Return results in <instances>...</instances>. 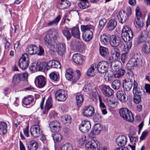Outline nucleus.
<instances>
[{"instance_id": "nucleus-59", "label": "nucleus", "mask_w": 150, "mask_h": 150, "mask_svg": "<svg viewBox=\"0 0 150 150\" xmlns=\"http://www.w3.org/2000/svg\"><path fill=\"white\" fill-rule=\"evenodd\" d=\"M143 91L142 88L138 87L135 89H133V92L134 94H138L139 95H142V92Z\"/></svg>"}, {"instance_id": "nucleus-18", "label": "nucleus", "mask_w": 150, "mask_h": 150, "mask_svg": "<svg viewBox=\"0 0 150 150\" xmlns=\"http://www.w3.org/2000/svg\"><path fill=\"white\" fill-rule=\"evenodd\" d=\"M72 58L74 62L79 65L82 64L83 60L82 55L80 53L74 54L72 56Z\"/></svg>"}, {"instance_id": "nucleus-40", "label": "nucleus", "mask_w": 150, "mask_h": 150, "mask_svg": "<svg viewBox=\"0 0 150 150\" xmlns=\"http://www.w3.org/2000/svg\"><path fill=\"white\" fill-rule=\"evenodd\" d=\"M47 66V63L46 62L38 63L36 64V70L39 71H43L45 69H46Z\"/></svg>"}, {"instance_id": "nucleus-7", "label": "nucleus", "mask_w": 150, "mask_h": 150, "mask_svg": "<svg viewBox=\"0 0 150 150\" xmlns=\"http://www.w3.org/2000/svg\"><path fill=\"white\" fill-rule=\"evenodd\" d=\"M39 123L38 122V124L32 125L30 129L31 135L35 138L39 137L41 134L42 131L40 129Z\"/></svg>"}, {"instance_id": "nucleus-45", "label": "nucleus", "mask_w": 150, "mask_h": 150, "mask_svg": "<svg viewBox=\"0 0 150 150\" xmlns=\"http://www.w3.org/2000/svg\"><path fill=\"white\" fill-rule=\"evenodd\" d=\"M92 28V26L91 25H81V29L83 33L92 31L91 30Z\"/></svg>"}, {"instance_id": "nucleus-10", "label": "nucleus", "mask_w": 150, "mask_h": 150, "mask_svg": "<svg viewBox=\"0 0 150 150\" xmlns=\"http://www.w3.org/2000/svg\"><path fill=\"white\" fill-rule=\"evenodd\" d=\"M49 127L51 131L53 132H57L60 130L61 124L57 121L54 120L51 122L49 124Z\"/></svg>"}, {"instance_id": "nucleus-44", "label": "nucleus", "mask_w": 150, "mask_h": 150, "mask_svg": "<svg viewBox=\"0 0 150 150\" xmlns=\"http://www.w3.org/2000/svg\"><path fill=\"white\" fill-rule=\"evenodd\" d=\"M121 36L123 40L125 42L127 41H129L131 39H132L133 36V33H129L123 35V34H121Z\"/></svg>"}, {"instance_id": "nucleus-9", "label": "nucleus", "mask_w": 150, "mask_h": 150, "mask_svg": "<svg viewBox=\"0 0 150 150\" xmlns=\"http://www.w3.org/2000/svg\"><path fill=\"white\" fill-rule=\"evenodd\" d=\"M91 128V124L90 121L87 120L82 121L79 127V129L82 132H87Z\"/></svg>"}, {"instance_id": "nucleus-2", "label": "nucleus", "mask_w": 150, "mask_h": 150, "mask_svg": "<svg viewBox=\"0 0 150 150\" xmlns=\"http://www.w3.org/2000/svg\"><path fill=\"white\" fill-rule=\"evenodd\" d=\"M120 116L125 120L132 122L134 120V118L131 112L128 109L122 108L119 111Z\"/></svg>"}, {"instance_id": "nucleus-53", "label": "nucleus", "mask_w": 150, "mask_h": 150, "mask_svg": "<svg viewBox=\"0 0 150 150\" xmlns=\"http://www.w3.org/2000/svg\"><path fill=\"white\" fill-rule=\"evenodd\" d=\"M49 76L51 79L54 81H57L59 79V74L54 72L50 73L49 74Z\"/></svg>"}, {"instance_id": "nucleus-37", "label": "nucleus", "mask_w": 150, "mask_h": 150, "mask_svg": "<svg viewBox=\"0 0 150 150\" xmlns=\"http://www.w3.org/2000/svg\"><path fill=\"white\" fill-rule=\"evenodd\" d=\"M95 65L94 64H92L88 70L86 72L87 75L90 77H93L95 75Z\"/></svg>"}, {"instance_id": "nucleus-19", "label": "nucleus", "mask_w": 150, "mask_h": 150, "mask_svg": "<svg viewBox=\"0 0 150 150\" xmlns=\"http://www.w3.org/2000/svg\"><path fill=\"white\" fill-rule=\"evenodd\" d=\"M47 66L46 67V70H47L51 68H60L61 65L58 61L55 60L50 61L47 63Z\"/></svg>"}, {"instance_id": "nucleus-24", "label": "nucleus", "mask_w": 150, "mask_h": 150, "mask_svg": "<svg viewBox=\"0 0 150 150\" xmlns=\"http://www.w3.org/2000/svg\"><path fill=\"white\" fill-rule=\"evenodd\" d=\"M65 77L68 80L72 79V83H74L76 82H74L75 80V76H74V73L72 69H68L66 70V73L65 74Z\"/></svg>"}, {"instance_id": "nucleus-16", "label": "nucleus", "mask_w": 150, "mask_h": 150, "mask_svg": "<svg viewBox=\"0 0 150 150\" xmlns=\"http://www.w3.org/2000/svg\"><path fill=\"white\" fill-rule=\"evenodd\" d=\"M38 51L39 48L38 47L32 44L28 46L26 49V52L31 55L36 54Z\"/></svg>"}, {"instance_id": "nucleus-35", "label": "nucleus", "mask_w": 150, "mask_h": 150, "mask_svg": "<svg viewBox=\"0 0 150 150\" xmlns=\"http://www.w3.org/2000/svg\"><path fill=\"white\" fill-rule=\"evenodd\" d=\"M61 120L64 124L68 125L71 123L72 119L70 116L65 115L61 117Z\"/></svg>"}, {"instance_id": "nucleus-11", "label": "nucleus", "mask_w": 150, "mask_h": 150, "mask_svg": "<svg viewBox=\"0 0 150 150\" xmlns=\"http://www.w3.org/2000/svg\"><path fill=\"white\" fill-rule=\"evenodd\" d=\"M84 116L87 117L92 116L95 113V109L93 106L89 105L85 107L82 110Z\"/></svg>"}, {"instance_id": "nucleus-52", "label": "nucleus", "mask_w": 150, "mask_h": 150, "mask_svg": "<svg viewBox=\"0 0 150 150\" xmlns=\"http://www.w3.org/2000/svg\"><path fill=\"white\" fill-rule=\"evenodd\" d=\"M74 45L77 50H82L84 48L83 43L80 41H75L74 42Z\"/></svg>"}, {"instance_id": "nucleus-22", "label": "nucleus", "mask_w": 150, "mask_h": 150, "mask_svg": "<svg viewBox=\"0 0 150 150\" xmlns=\"http://www.w3.org/2000/svg\"><path fill=\"white\" fill-rule=\"evenodd\" d=\"M141 51L143 53L145 54L150 53V41H147L142 45Z\"/></svg>"}, {"instance_id": "nucleus-34", "label": "nucleus", "mask_w": 150, "mask_h": 150, "mask_svg": "<svg viewBox=\"0 0 150 150\" xmlns=\"http://www.w3.org/2000/svg\"><path fill=\"white\" fill-rule=\"evenodd\" d=\"M7 125L5 122H1L0 123V134L3 135L7 132Z\"/></svg>"}, {"instance_id": "nucleus-12", "label": "nucleus", "mask_w": 150, "mask_h": 150, "mask_svg": "<svg viewBox=\"0 0 150 150\" xmlns=\"http://www.w3.org/2000/svg\"><path fill=\"white\" fill-rule=\"evenodd\" d=\"M110 40V45L112 47H117L120 44L121 39L120 37L115 35H111Z\"/></svg>"}, {"instance_id": "nucleus-26", "label": "nucleus", "mask_w": 150, "mask_h": 150, "mask_svg": "<svg viewBox=\"0 0 150 150\" xmlns=\"http://www.w3.org/2000/svg\"><path fill=\"white\" fill-rule=\"evenodd\" d=\"M132 82L125 79L123 81L122 84V87L124 91H130L132 86Z\"/></svg>"}, {"instance_id": "nucleus-61", "label": "nucleus", "mask_w": 150, "mask_h": 150, "mask_svg": "<svg viewBox=\"0 0 150 150\" xmlns=\"http://www.w3.org/2000/svg\"><path fill=\"white\" fill-rule=\"evenodd\" d=\"M108 103L110 106L112 108H114L115 107V105H117V104L115 100H113L112 99H110L108 101Z\"/></svg>"}, {"instance_id": "nucleus-5", "label": "nucleus", "mask_w": 150, "mask_h": 150, "mask_svg": "<svg viewBox=\"0 0 150 150\" xmlns=\"http://www.w3.org/2000/svg\"><path fill=\"white\" fill-rule=\"evenodd\" d=\"M99 73L100 74H103L108 71V63L105 61H102L99 62L95 66V68Z\"/></svg>"}, {"instance_id": "nucleus-6", "label": "nucleus", "mask_w": 150, "mask_h": 150, "mask_svg": "<svg viewBox=\"0 0 150 150\" xmlns=\"http://www.w3.org/2000/svg\"><path fill=\"white\" fill-rule=\"evenodd\" d=\"M67 94L62 89H59L57 91L55 94V98L59 101H64L67 99Z\"/></svg>"}, {"instance_id": "nucleus-15", "label": "nucleus", "mask_w": 150, "mask_h": 150, "mask_svg": "<svg viewBox=\"0 0 150 150\" xmlns=\"http://www.w3.org/2000/svg\"><path fill=\"white\" fill-rule=\"evenodd\" d=\"M101 91L103 95L107 97L112 96L114 93L113 90L109 86L106 85L102 86Z\"/></svg>"}, {"instance_id": "nucleus-28", "label": "nucleus", "mask_w": 150, "mask_h": 150, "mask_svg": "<svg viewBox=\"0 0 150 150\" xmlns=\"http://www.w3.org/2000/svg\"><path fill=\"white\" fill-rule=\"evenodd\" d=\"M101 130L100 125L99 123L96 124L92 128L91 133L93 135H98L100 132Z\"/></svg>"}, {"instance_id": "nucleus-46", "label": "nucleus", "mask_w": 150, "mask_h": 150, "mask_svg": "<svg viewBox=\"0 0 150 150\" xmlns=\"http://www.w3.org/2000/svg\"><path fill=\"white\" fill-rule=\"evenodd\" d=\"M61 9H64L69 8L70 5V3L68 1L66 0L65 1L60 2V3Z\"/></svg>"}, {"instance_id": "nucleus-32", "label": "nucleus", "mask_w": 150, "mask_h": 150, "mask_svg": "<svg viewBox=\"0 0 150 150\" xmlns=\"http://www.w3.org/2000/svg\"><path fill=\"white\" fill-rule=\"evenodd\" d=\"M80 2L78 3V6L82 9L88 8L90 6V4L88 0H80Z\"/></svg>"}, {"instance_id": "nucleus-47", "label": "nucleus", "mask_w": 150, "mask_h": 150, "mask_svg": "<svg viewBox=\"0 0 150 150\" xmlns=\"http://www.w3.org/2000/svg\"><path fill=\"white\" fill-rule=\"evenodd\" d=\"M61 18L60 16L59 15H58L53 21L49 22L48 23V25L49 26H52L57 25L60 20Z\"/></svg>"}, {"instance_id": "nucleus-17", "label": "nucleus", "mask_w": 150, "mask_h": 150, "mask_svg": "<svg viewBox=\"0 0 150 150\" xmlns=\"http://www.w3.org/2000/svg\"><path fill=\"white\" fill-rule=\"evenodd\" d=\"M52 38L48 35H46L44 38V43L47 47L52 51H54V48L53 45Z\"/></svg>"}, {"instance_id": "nucleus-62", "label": "nucleus", "mask_w": 150, "mask_h": 150, "mask_svg": "<svg viewBox=\"0 0 150 150\" xmlns=\"http://www.w3.org/2000/svg\"><path fill=\"white\" fill-rule=\"evenodd\" d=\"M128 53L126 52L122 53L121 56V60L123 63H125L127 60Z\"/></svg>"}, {"instance_id": "nucleus-64", "label": "nucleus", "mask_w": 150, "mask_h": 150, "mask_svg": "<svg viewBox=\"0 0 150 150\" xmlns=\"http://www.w3.org/2000/svg\"><path fill=\"white\" fill-rule=\"evenodd\" d=\"M129 138L131 143L134 145L136 144V142L138 141V138L137 137H133L132 136H129Z\"/></svg>"}, {"instance_id": "nucleus-27", "label": "nucleus", "mask_w": 150, "mask_h": 150, "mask_svg": "<svg viewBox=\"0 0 150 150\" xmlns=\"http://www.w3.org/2000/svg\"><path fill=\"white\" fill-rule=\"evenodd\" d=\"M56 47L57 49V53L58 54L60 55H62L64 54L65 52L66 46L65 44L64 43H60L59 44H56Z\"/></svg>"}, {"instance_id": "nucleus-29", "label": "nucleus", "mask_w": 150, "mask_h": 150, "mask_svg": "<svg viewBox=\"0 0 150 150\" xmlns=\"http://www.w3.org/2000/svg\"><path fill=\"white\" fill-rule=\"evenodd\" d=\"M28 150H36L38 148V144L36 141L32 140L28 142Z\"/></svg>"}, {"instance_id": "nucleus-49", "label": "nucleus", "mask_w": 150, "mask_h": 150, "mask_svg": "<svg viewBox=\"0 0 150 150\" xmlns=\"http://www.w3.org/2000/svg\"><path fill=\"white\" fill-rule=\"evenodd\" d=\"M76 98L77 105L78 107H80L82 104L83 100V96L81 95L77 96Z\"/></svg>"}, {"instance_id": "nucleus-20", "label": "nucleus", "mask_w": 150, "mask_h": 150, "mask_svg": "<svg viewBox=\"0 0 150 150\" xmlns=\"http://www.w3.org/2000/svg\"><path fill=\"white\" fill-rule=\"evenodd\" d=\"M127 95L124 91L122 90L118 91L117 93V97L121 102L125 103L127 100V98H126Z\"/></svg>"}, {"instance_id": "nucleus-30", "label": "nucleus", "mask_w": 150, "mask_h": 150, "mask_svg": "<svg viewBox=\"0 0 150 150\" xmlns=\"http://www.w3.org/2000/svg\"><path fill=\"white\" fill-rule=\"evenodd\" d=\"M93 37L92 31H88L86 33H83L82 38L83 40L86 42L90 41Z\"/></svg>"}, {"instance_id": "nucleus-14", "label": "nucleus", "mask_w": 150, "mask_h": 150, "mask_svg": "<svg viewBox=\"0 0 150 150\" xmlns=\"http://www.w3.org/2000/svg\"><path fill=\"white\" fill-rule=\"evenodd\" d=\"M46 35L53 39L54 41L59 38V34L57 30L54 28L50 29L47 32Z\"/></svg>"}, {"instance_id": "nucleus-41", "label": "nucleus", "mask_w": 150, "mask_h": 150, "mask_svg": "<svg viewBox=\"0 0 150 150\" xmlns=\"http://www.w3.org/2000/svg\"><path fill=\"white\" fill-rule=\"evenodd\" d=\"M121 85V82L119 80H115L111 84L112 88L115 90H118L120 88Z\"/></svg>"}, {"instance_id": "nucleus-4", "label": "nucleus", "mask_w": 150, "mask_h": 150, "mask_svg": "<svg viewBox=\"0 0 150 150\" xmlns=\"http://www.w3.org/2000/svg\"><path fill=\"white\" fill-rule=\"evenodd\" d=\"M28 55L26 54H23L18 61V65L22 69H25L29 65Z\"/></svg>"}, {"instance_id": "nucleus-13", "label": "nucleus", "mask_w": 150, "mask_h": 150, "mask_svg": "<svg viewBox=\"0 0 150 150\" xmlns=\"http://www.w3.org/2000/svg\"><path fill=\"white\" fill-rule=\"evenodd\" d=\"M35 83L36 85H38L39 88H42L45 86L46 82L45 77L42 75H39L36 77Z\"/></svg>"}, {"instance_id": "nucleus-38", "label": "nucleus", "mask_w": 150, "mask_h": 150, "mask_svg": "<svg viewBox=\"0 0 150 150\" xmlns=\"http://www.w3.org/2000/svg\"><path fill=\"white\" fill-rule=\"evenodd\" d=\"M56 133L52 134V137L55 143L59 142L62 140V136L60 133Z\"/></svg>"}, {"instance_id": "nucleus-39", "label": "nucleus", "mask_w": 150, "mask_h": 150, "mask_svg": "<svg viewBox=\"0 0 150 150\" xmlns=\"http://www.w3.org/2000/svg\"><path fill=\"white\" fill-rule=\"evenodd\" d=\"M100 54L104 57H106L108 54V49L105 47L100 46Z\"/></svg>"}, {"instance_id": "nucleus-23", "label": "nucleus", "mask_w": 150, "mask_h": 150, "mask_svg": "<svg viewBox=\"0 0 150 150\" xmlns=\"http://www.w3.org/2000/svg\"><path fill=\"white\" fill-rule=\"evenodd\" d=\"M111 35L108 33H105L101 35L100 37L101 43L104 45H107L110 42Z\"/></svg>"}, {"instance_id": "nucleus-25", "label": "nucleus", "mask_w": 150, "mask_h": 150, "mask_svg": "<svg viewBox=\"0 0 150 150\" xmlns=\"http://www.w3.org/2000/svg\"><path fill=\"white\" fill-rule=\"evenodd\" d=\"M134 24L136 28L139 30L143 26V21L142 17H136L134 20Z\"/></svg>"}, {"instance_id": "nucleus-3", "label": "nucleus", "mask_w": 150, "mask_h": 150, "mask_svg": "<svg viewBox=\"0 0 150 150\" xmlns=\"http://www.w3.org/2000/svg\"><path fill=\"white\" fill-rule=\"evenodd\" d=\"M113 16L114 19L118 20L122 24L125 23L128 17V16L124 10L120 11L118 13H115Z\"/></svg>"}, {"instance_id": "nucleus-8", "label": "nucleus", "mask_w": 150, "mask_h": 150, "mask_svg": "<svg viewBox=\"0 0 150 150\" xmlns=\"http://www.w3.org/2000/svg\"><path fill=\"white\" fill-rule=\"evenodd\" d=\"M100 145V143L97 140H92L87 142L85 144L86 150H96L98 149V146Z\"/></svg>"}, {"instance_id": "nucleus-36", "label": "nucleus", "mask_w": 150, "mask_h": 150, "mask_svg": "<svg viewBox=\"0 0 150 150\" xmlns=\"http://www.w3.org/2000/svg\"><path fill=\"white\" fill-rule=\"evenodd\" d=\"M117 21L113 19L110 20L107 24V27L109 30H112L117 25Z\"/></svg>"}, {"instance_id": "nucleus-55", "label": "nucleus", "mask_w": 150, "mask_h": 150, "mask_svg": "<svg viewBox=\"0 0 150 150\" xmlns=\"http://www.w3.org/2000/svg\"><path fill=\"white\" fill-rule=\"evenodd\" d=\"M61 150H73V147L70 143H66L62 146Z\"/></svg>"}, {"instance_id": "nucleus-1", "label": "nucleus", "mask_w": 150, "mask_h": 150, "mask_svg": "<svg viewBox=\"0 0 150 150\" xmlns=\"http://www.w3.org/2000/svg\"><path fill=\"white\" fill-rule=\"evenodd\" d=\"M144 64V60L141 58L138 54H136L130 59L127 65L130 69H133L134 67H142Z\"/></svg>"}, {"instance_id": "nucleus-21", "label": "nucleus", "mask_w": 150, "mask_h": 150, "mask_svg": "<svg viewBox=\"0 0 150 150\" xmlns=\"http://www.w3.org/2000/svg\"><path fill=\"white\" fill-rule=\"evenodd\" d=\"M127 142V137L124 135H121L118 137L116 140L117 144L120 146H125Z\"/></svg>"}, {"instance_id": "nucleus-51", "label": "nucleus", "mask_w": 150, "mask_h": 150, "mask_svg": "<svg viewBox=\"0 0 150 150\" xmlns=\"http://www.w3.org/2000/svg\"><path fill=\"white\" fill-rule=\"evenodd\" d=\"M21 78L20 74H15L13 77L12 81L15 84H18L22 80Z\"/></svg>"}, {"instance_id": "nucleus-48", "label": "nucleus", "mask_w": 150, "mask_h": 150, "mask_svg": "<svg viewBox=\"0 0 150 150\" xmlns=\"http://www.w3.org/2000/svg\"><path fill=\"white\" fill-rule=\"evenodd\" d=\"M33 99L31 96L25 97L23 100V103L25 105H27L30 104L33 101Z\"/></svg>"}, {"instance_id": "nucleus-54", "label": "nucleus", "mask_w": 150, "mask_h": 150, "mask_svg": "<svg viewBox=\"0 0 150 150\" xmlns=\"http://www.w3.org/2000/svg\"><path fill=\"white\" fill-rule=\"evenodd\" d=\"M92 86L90 83H87L85 84L83 88V90L85 92L90 93L92 91Z\"/></svg>"}, {"instance_id": "nucleus-63", "label": "nucleus", "mask_w": 150, "mask_h": 150, "mask_svg": "<svg viewBox=\"0 0 150 150\" xmlns=\"http://www.w3.org/2000/svg\"><path fill=\"white\" fill-rule=\"evenodd\" d=\"M136 17H142V13L140 11V9L138 6H137L135 9Z\"/></svg>"}, {"instance_id": "nucleus-56", "label": "nucleus", "mask_w": 150, "mask_h": 150, "mask_svg": "<svg viewBox=\"0 0 150 150\" xmlns=\"http://www.w3.org/2000/svg\"><path fill=\"white\" fill-rule=\"evenodd\" d=\"M62 33L66 38L67 40H70L71 37V35L68 30H64L62 31Z\"/></svg>"}, {"instance_id": "nucleus-33", "label": "nucleus", "mask_w": 150, "mask_h": 150, "mask_svg": "<svg viewBox=\"0 0 150 150\" xmlns=\"http://www.w3.org/2000/svg\"><path fill=\"white\" fill-rule=\"evenodd\" d=\"M71 30L72 35L75 38L79 39L80 37V33L79 28L74 27L71 29Z\"/></svg>"}, {"instance_id": "nucleus-58", "label": "nucleus", "mask_w": 150, "mask_h": 150, "mask_svg": "<svg viewBox=\"0 0 150 150\" xmlns=\"http://www.w3.org/2000/svg\"><path fill=\"white\" fill-rule=\"evenodd\" d=\"M106 20L104 18L100 20L99 22V28L100 29H103L105 26L106 23Z\"/></svg>"}, {"instance_id": "nucleus-42", "label": "nucleus", "mask_w": 150, "mask_h": 150, "mask_svg": "<svg viewBox=\"0 0 150 150\" xmlns=\"http://www.w3.org/2000/svg\"><path fill=\"white\" fill-rule=\"evenodd\" d=\"M133 33V31L132 30L131 28L128 25L125 26L123 28L121 34H126Z\"/></svg>"}, {"instance_id": "nucleus-50", "label": "nucleus", "mask_w": 150, "mask_h": 150, "mask_svg": "<svg viewBox=\"0 0 150 150\" xmlns=\"http://www.w3.org/2000/svg\"><path fill=\"white\" fill-rule=\"evenodd\" d=\"M52 98L49 97L46 100L45 105V110L48 111L52 107Z\"/></svg>"}, {"instance_id": "nucleus-57", "label": "nucleus", "mask_w": 150, "mask_h": 150, "mask_svg": "<svg viewBox=\"0 0 150 150\" xmlns=\"http://www.w3.org/2000/svg\"><path fill=\"white\" fill-rule=\"evenodd\" d=\"M133 101L136 104L139 103L141 101V96L138 94H134Z\"/></svg>"}, {"instance_id": "nucleus-31", "label": "nucleus", "mask_w": 150, "mask_h": 150, "mask_svg": "<svg viewBox=\"0 0 150 150\" xmlns=\"http://www.w3.org/2000/svg\"><path fill=\"white\" fill-rule=\"evenodd\" d=\"M111 67L113 71H118L121 69V63L117 61H114L111 63Z\"/></svg>"}, {"instance_id": "nucleus-43", "label": "nucleus", "mask_w": 150, "mask_h": 150, "mask_svg": "<svg viewBox=\"0 0 150 150\" xmlns=\"http://www.w3.org/2000/svg\"><path fill=\"white\" fill-rule=\"evenodd\" d=\"M146 39V37L145 35L143 34V32L142 31L139 36L138 37L137 41L138 43H141L145 41Z\"/></svg>"}, {"instance_id": "nucleus-60", "label": "nucleus", "mask_w": 150, "mask_h": 150, "mask_svg": "<svg viewBox=\"0 0 150 150\" xmlns=\"http://www.w3.org/2000/svg\"><path fill=\"white\" fill-rule=\"evenodd\" d=\"M132 45V43L131 41L127 42L126 44V46H125L124 47V50L126 52H127L131 49Z\"/></svg>"}]
</instances>
